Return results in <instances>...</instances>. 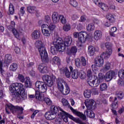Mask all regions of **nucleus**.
Listing matches in <instances>:
<instances>
[{
  "label": "nucleus",
  "mask_w": 124,
  "mask_h": 124,
  "mask_svg": "<svg viewBox=\"0 0 124 124\" xmlns=\"http://www.w3.org/2000/svg\"><path fill=\"white\" fill-rule=\"evenodd\" d=\"M38 69L39 71H40L41 73L43 74L48 73L49 71L48 67H47V66H43L42 65V64L39 65Z\"/></svg>",
  "instance_id": "obj_21"
},
{
  "label": "nucleus",
  "mask_w": 124,
  "mask_h": 124,
  "mask_svg": "<svg viewBox=\"0 0 124 124\" xmlns=\"http://www.w3.org/2000/svg\"><path fill=\"white\" fill-rule=\"evenodd\" d=\"M7 107L12 112L13 114H15L16 113L18 115H22L23 114L24 108L22 107H19L18 106H14L12 104H9L7 105Z\"/></svg>",
  "instance_id": "obj_11"
},
{
  "label": "nucleus",
  "mask_w": 124,
  "mask_h": 124,
  "mask_svg": "<svg viewBox=\"0 0 124 124\" xmlns=\"http://www.w3.org/2000/svg\"><path fill=\"white\" fill-rule=\"evenodd\" d=\"M9 11L10 12V14H11V15H13V14H14L15 9L14 8V6H13V4H12V3L10 4Z\"/></svg>",
  "instance_id": "obj_37"
},
{
  "label": "nucleus",
  "mask_w": 124,
  "mask_h": 124,
  "mask_svg": "<svg viewBox=\"0 0 124 124\" xmlns=\"http://www.w3.org/2000/svg\"><path fill=\"white\" fill-rule=\"evenodd\" d=\"M69 69L70 70V72L72 73V78H73V79H78V78L79 77V72L78 71V70H73V67L72 66H69Z\"/></svg>",
  "instance_id": "obj_18"
},
{
  "label": "nucleus",
  "mask_w": 124,
  "mask_h": 124,
  "mask_svg": "<svg viewBox=\"0 0 124 124\" xmlns=\"http://www.w3.org/2000/svg\"><path fill=\"white\" fill-rule=\"evenodd\" d=\"M70 25L69 24H66L63 27V30L64 31H70Z\"/></svg>",
  "instance_id": "obj_45"
},
{
  "label": "nucleus",
  "mask_w": 124,
  "mask_h": 124,
  "mask_svg": "<svg viewBox=\"0 0 124 124\" xmlns=\"http://www.w3.org/2000/svg\"><path fill=\"white\" fill-rule=\"evenodd\" d=\"M111 25H112V23H111L110 21H107L105 23V26L106 27H110V26H111Z\"/></svg>",
  "instance_id": "obj_64"
},
{
  "label": "nucleus",
  "mask_w": 124,
  "mask_h": 124,
  "mask_svg": "<svg viewBox=\"0 0 124 124\" xmlns=\"http://www.w3.org/2000/svg\"><path fill=\"white\" fill-rule=\"evenodd\" d=\"M107 19H108V21L110 23H114V22H115V17H114V16L111 14H109L107 16Z\"/></svg>",
  "instance_id": "obj_31"
},
{
  "label": "nucleus",
  "mask_w": 124,
  "mask_h": 124,
  "mask_svg": "<svg viewBox=\"0 0 124 124\" xmlns=\"http://www.w3.org/2000/svg\"><path fill=\"white\" fill-rule=\"evenodd\" d=\"M80 62H81L82 66H86L88 63V62L86 60V58L83 56L80 57Z\"/></svg>",
  "instance_id": "obj_35"
},
{
  "label": "nucleus",
  "mask_w": 124,
  "mask_h": 124,
  "mask_svg": "<svg viewBox=\"0 0 124 124\" xmlns=\"http://www.w3.org/2000/svg\"><path fill=\"white\" fill-rule=\"evenodd\" d=\"M15 52L16 53V54H20V48L18 46H16L15 47Z\"/></svg>",
  "instance_id": "obj_62"
},
{
  "label": "nucleus",
  "mask_w": 124,
  "mask_h": 124,
  "mask_svg": "<svg viewBox=\"0 0 124 124\" xmlns=\"http://www.w3.org/2000/svg\"><path fill=\"white\" fill-rule=\"evenodd\" d=\"M85 105L87 109L84 111L83 115H85V117L87 116L88 118L93 119L95 117V115L92 110L93 108L94 109V108L96 107L95 101L93 99L89 100L85 103Z\"/></svg>",
  "instance_id": "obj_4"
},
{
  "label": "nucleus",
  "mask_w": 124,
  "mask_h": 124,
  "mask_svg": "<svg viewBox=\"0 0 124 124\" xmlns=\"http://www.w3.org/2000/svg\"><path fill=\"white\" fill-rule=\"evenodd\" d=\"M42 33L45 36H46V37H49V36H50V34H51L49 31V30L42 31Z\"/></svg>",
  "instance_id": "obj_47"
},
{
  "label": "nucleus",
  "mask_w": 124,
  "mask_h": 124,
  "mask_svg": "<svg viewBox=\"0 0 124 124\" xmlns=\"http://www.w3.org/2000/svg\"><path fill=\"white\" fill-rule=\"evenodd\" d=\"M99 48L97 46H88V53L89 55L92 57L94 55L95 52H98Z\"/></svg>",
  "instance_id": "obj_17"
},
{
  "label": "nucleus",
  "mask_w": 124,
  "mask_h": 124,
  "mask_svg": "<svg viewBox=\"0 0 124 124\" xmlns=\"http://www.w3.org/2000/svg\"><path fill=\"white\" fill-rule=\"evenodd\" d=\"M45 19L46 23H47L48 24H49V23H51V18L50 17V16H46Z\"/></svg>",
  "instance_id": "obj_61"
},
{
  "label": "nucleus",
  "mask_w": 124,
  "mask_h": 124,
  "mask_svg": "<svg viewBox=\"0 0 124 124\" xmlns=\"http://www.w3.org/2000/svg\"><path fill=\"white\" fill-rule=\"evenodd\" d=\"M39 52L42 60V62L44 64L49 62V57H48V53L46 50V48L42 47L39 48Z\"/></svg>",
  "instance_id": "obj_9"
},
{
  "label": "nucleus",
  "mask_w": 124,
  "mask_h": 124,
  "mask_svg": "<svg viewBox=\"0 0 124 124\" xmlns=\"http://www.w3.org/2000/svg\"><path fill=\"white\" fill-rule=\"evenodd\" d=\"M61 110H62V109L60 108H58V107L56 106H51L50 108V111L51 113H53L54 114H57L58 112L60 113L61 112Z\"/></svg>",
  "instance_id": "obj_22"
},
{
  "label": "nucleus",
  "mask_w": 124,
  "mask_h": 124,
  "mask_svg": "<svg viewBox=\"0 0 124 124\" xmlns=\"http://www.w3.org/2000/svg\"><path fill=\"white\" fill-rule=\"evenodd\" d=\"M25 14V7H21L20 9V16H23Z\"/></svg>",
  "instance_id": "obj_58"
},
{
  "label": "nucleus",
  "mask_w": 124,
  "mask_h": 124,
  "mask_svg": "<svg viewBox=\"0 0 124 124\" xmlns=\"http://www.w3.org/2000/svg\"><path fill=\"white\" fill-rule=\"evenodd\" d=\"M107 50L106 52H103L100 56L95 59L94 63L96 64V66H102L103 65L104 62L103 59H108L112 55L113 53V49L112 47H113V45L111 43L107 42L105 44Z\"/></svg>",
  "instance_id": "obj_3"
},
{
  "label": "nucleus",
  "mask_w": 124,
  "mask_h": 124,
  "mask_svg": "<svg viewBox=\"0 0 124 124\" xmlns=\"http://www.w3.org/2000/svg\"><path fill=\"white\" fill-rule=\"evenodd\" d=\"M70 109L75 115L78 116V117H79V118H80V119H82L83 121H86L87 120V117L85 115H84L83 113L78 111L77 109H75L72 107H71Z\"/></svg>",
  "instance_id": "obj_15"
},
{
  "label": "nucleus",
  "mask_w": 124,
  "mask_h": 124,
  "mask_svg": "<svg viewBox=\"0 0 124 124\" xmlns=\"http://www.w3.org/2000/svg\"><path fill=\"white\" fill-rule=\"evenodd\" d=\"M32 38L33 39H39L40 37V32L39 30H35L31 34Z\"/></svg>",
  "instance_id": "obj_25"
},
{
  "label": "nucleus",
  "mask_w": 124,
  "mask_h": 124,
  "mask_svg": "<svg viewBox=\"0 0 124 124\" xmlns=\"http://www.w3.org/2000/svg\"><path fill=\"white\" fill-rule=\"evenodd\" d=\"M7 29L9 30V31H11L13 33L14 36L17 39H21V33H20V32H19L17 30H16L13 26L11 25H9L7 26Z\"/></svg>",
  "instance_id": "obj_14"
},
{
  "label": "nucleus",
  "mask_w": 124,
  "mask_h": 124,
  "mask_svg": "<svg viewBox=\"0 0 124 124\" xmlns=\"http://www.w3.org/2000/svg\"><path fill=\"white\" fill-rule=\"evenodd\" d=\"M116 75H117V73L114 71H109L108 72H107L105 75V79L107 82H109V81H111L114 77H116Z\"/></svg>",
  "instance_id": "obj_13"
},
{
  "label": "nucleus",
  "mask_w": 124,
  "mask_h": 124,
  "mask_svg": "<svg viewBox=\"0 0 124 124\" xmlns=\"http://www.w3.org/2000/svg\"><path fill=\"white\" fill-rule=\"evenodd\" d=\"M116 95L118 99H124V92L123 91H119L116 93Z\"/></svg>",
  "instance_id": "obj_33"
},
{
  "label": "nucleus",
  "mask_w": 124,
  "mask_h": 124,
  "mask_svg": "<svg viewBox=\"0 0 124 124\" xmlns=\"http://www.w3.org/2000/svg\"><path fill=\"white\" fill-rule=\"evenodd\" d=\"M18 68V65L16 63H12L10 66V70L11 71H16Z\"/></svg>",
  "instance_id": "obj_34"
},
{
  "label": "nucleus",
  "mask_w": 124,
  "mask_h": 124,
  "mask_svg": "<svg viewBox=\"0 0 124 124\" xmlns=\"http://www.w3.org/2000/svg\"><path fill=\"white\" fill-rule=\"evenodd\" d=\"M87 83L89 86L91 87H94V83H93V80H92V79H90L87 81Z\"/></svg>",
  "instance_id": "obj_59"
},
{
  "label": "nucleus",
  "mask_w": 124,
  "mask_h": 124,
  "mask_svg": "<svg viewBox=\"0 0 124 124\" xmlns=\"http://www.w3.org/2000/svg\"><path fill=\"white\" fill-rule=\"evenodd\" d=\"M62 41V38L60 37L54 40L53 42L54 46H51L50 47V52L52 55H56L58 53V51L59 52L63 51L62 49V46L60 45Z\"/></svg>",
  "instance_id": "obj_6"
},
{
  "label": "nucleus",
  "mask_w": 124,
  "mask_h": 124,
  "mask_svg": "<svg viewBox=\"0 0 124 124\" xmlns=\"http://www.w3.org/2000/svg\"><path fill=\"white\" fill-rule=\"evenodd\" d=\"M94 83V87H98L99 85V84L101 83V80L100 79H95L93 80Z\"/></svg>",
  "instance_id": "obj_43"
},
{
  "label": "nucleus",
  "mask_w": 124,
  "mask_h": 124,
  "mask_svg": "<svg viewBox=\"0 0 124 124\" xmlns=\"http://www.w3.org/2000/svg\"><path fill=\"white\" fill-rule=\"evenodd\" d=\"M10 94L12 99L25 100L28 95L25 91V86L21 83H13L10 87Z\"/></svg>",
  "instance_id": "obj_1"
},
{
  "label": "nucleus",
  "mask_w": 124,
  "mask_h": 124,
  "mask_svg": "<svg viewBox=\"0 0 124 124\" xmlns=\"http://www.w3.org/2000/svg\"><path fill=\"white\" fill-rule=\"evenodd\" d=\"M41 28H42V31L49 30V26L45 24H42Z\"/></svg>",
  "instance_id": "obj_48"
},
{
  "label": "nucleus",
  "mask_w": 124,
  "mask_h": 124,
  "mask_svg": "<svg viewBox=\"0 0 124 124\" xmlns=\"http://www.w3.org/2000/svg\"><path fill=\"white\" fill-rule=\"evenodd\" d=\"M27 12L30 14H34L36 12V8L33 6H28L27 7Z\"/></svg>",
  "instance_id": "obj_26"
},
{
  "label": "nucleus",
  "mask_w": 124,
  "mask_h": 124,
  "mask_svg": "<svg viewBox=\"0 0 124 124\" xmlns=\"http://www.w3.org/2000/svg\"><path fill=\"white\" fill-rule=\"evenodd\" d=\"M53 62L55 64H60L61 63V59L59 57L55 56L53 59Z\"/></svg>",
  "instance_id": "obj_40"
},
{
  "label": "nucleus",
  "mask_w": 124,
  "mask_h": 124,
  "mask_svg": "<svg viewBox=\"0 0 124 124\" xmlns=\"http://www.w3.org/2000/svg\"><path fill=\"white\" fill-rule=\"evenodd\" d=\"M55 28L56 26H55L54 23H50L48 26V30H49V31H54Z\"/></svg>",
  "instance_id": "obj_52"
},
{
  "label": "nucleus",
  "mask_w": 124,
  "mask_h": 124,
  "mask_svg": "<svg viewBox=\"0 0 124 124\" xmlns=\"http://www.w3.org/2000/svg\"><path fill=\"white\" fill-rule=\"evenodd\" d=\"M24 82L26 88L31 87V78H26Z\"/></svg>",
  "instance_id": "obj_28"
},
{
  "label": "nucleus",
  "mask_w": 124,
  "mask_h": 124,
  "mask_svg": "<svg viewBox=\"0 0 124 124\" xmlns=\"http://www.w3.org/2000/svg\"><path fill=\"white\" fill-rule=\"evenodd\" d=\"M34 65L33 62H31L27 64V67L28 68L32 67Z\"/></svg>",
  "instance_id": "obj_63"
},
{
  "label": "nucleus",
  "mask_w": 124,
  "mask_h": 124,
  "mask_svg": "<svg viewBox=\"0 0 124 124\" xmlns=\"http://www.w3.org/2000/svg\"><path fill=\"white\" fill-rule=\"evenodd\" d=\"M62 42L61 43L60 45L61 46L62 50L64 51L66 49L65 47H68V46L71 45V43H72V38L70 36H68L64 39V40L62 38Z\"/></svg>",
  "instance_id": "obj_12"
},
{
  "label": "nucleus",
  "mask_w": 124,
  "mask_h": 124,
  "mask_svg": "<svg viewBox=\"0 0 124 124\" xmlns=\"http://www.w3.org/2000/svg\"><path fill=\"white\" fill-rule=\"evenodd\" d=\"M62 102L64 106H66L68 105V104H69L67 100H66L64 98H62Z\"/></svg>",
  "instance_id": "obj_56"
},
{
  "label": "nucleus",
  "mask_w": 124,
  "mask_h": 124,
  "mask_svg": "<svg viewBox=\"0 0 124 124\" xmlns=\"http://www.w3.org/2000/svg\"><path fill=\"white\" fill-rule=\"evenodd\" d=\"M87 30L88 31H92L94 30V25L93 24H89L87 27Z\"/></svg>",
  "instance_id": "obj_38"
},
{
  "label": "nucleus",
  "mask_w": 124,
  "mask_h": 124,
  "mask_svg": "<svg viewBox=\"0 0 124 124\" xmlns=\"http://www.w3.org/2000/svg\"><path fill=\"white\" fill-rule=\"evenodd\" d=\"M70 54L75 56L76 53H77V47L76 46H72L69 51Z\"/></svg>",
  "instance_id": "obj_36"
},
{
  "label": "nucleus",
  "mask_w": 124,
  "mask_h": 124,
  "mask_svg": "<svg viewBox=\"0 0 124 124\" xmlns=\"http://www.w3.org/2000/svg\"><path fill=\"white\" fill-rule=\"evenodd\" d=\"M108 86L107 84L103 83L100 84V90L101 92H104V91H107Z\"/></svg>",
  "instance_id": "obj_30"
},
{
  "label": "nucleus",
  "mask_w": 124,
  "mask_h": 124,
  "mask_svg": "<svg viewBox=\"0 0 124 124\" xmlns=\"http://www.w3.org/2000/svg\"><path fill=\"white\" fill-rule=\"evenodd\" d=\"M18 78L19 81H20V82H22V83H24V82H25V81L26 80V78H25L24 76L22 75H18Z\"/></svg>",
  "instance_id": "obj_50"
},
{
  "label": "nucleus",
  "mask_w": 124,
  "mask_h": 124,
  "mask_svg": "<svg viewBox=\"0 0 124 124\" xmlns=\"http://www.w3.org/2000/svg\"><path fill=\"white\" fill-rule=\"evenodd\" d=\"M91 93H92L91 90L87 89L84 92V95L86 98H90V97H91Z\"/></svg>",
  "instance_id": "obj_32"
},
{
  "label": "nucleus",
  "mask_w": 124,
  "mask_h": 124,
  "mask_svg": "<svg viewBox=\"0 0 124 124\" xmlns=\"http://www.w3.org/2000/svg\"><path fill=\"white\" fill-rule=\"evenodd\" d=\"M91 93H93V94H98V92L97 90V88H93L91 90H90Z\"/></svg>",
  "instance_id": "obj_54"
},
{
  "label": "nucleus",
  "mask_w": 124,
  "mask_h": 124,
  "mask_svg": "<svg viewBox=\"0 0 124 124\" xmlns=\"http://www.w3.org/2000/svg\"><path fill=\"white\" fill-rule=\"evenodd\" d=\"M110 68H111V63L108 62L105 65L104 69H105V70H109Z\"/></svg>",
  "instance_id": "obj_55"
},
{
  "label": "nucleus",
  "mask_w": 124,
  "mask_h": 124,
  "mask_svg": "<svg viewBox=\"0 0 124 124\" xmlns=\"http://www.w3.org/2000/svg\"><path fill=\"white\" fill-rule=\"evenodd\" d=\"M118 76L121 79H124V70H120L119 71Z\"/></svg>",
  "instance_id": "obj_44"
},
{
  "label": "nucleus",
  "mask_w": 124,
  "mask_h": 124,
  "mask_svg": "<svg viewBox=\"0 0 124 124\" xmlns=\"http://www.w3.org/2000/svg\"><path fill=\"white\" fill-rule=\"evenodd\" d=\"M59 19H60V20H61L62 24H66V19L63 16L60 15Z\"/></svg>",
  "instance_id": "obj_46"
},
{
  "label": "nucleus",
  "mask_w": 124,
  "mask_h": 124,
  "mask_svg": "<svg viewBox=\"0 0 124 124\" xmlns=\"http://www.w3.org/2000/svg\"><path fill=\"white\" fill-rule=\"evenodd\" d=\"M70 4H71V5H72V6H73L74 7H76V6L78 5V3L76 0H71L70 1Z\"/></svg>",
  "instance_id": "obj_49"
},
{
  "label": "nucleus",
  "mask_w": 124,
  "mask_h": 124,
  "mask_svg": "<svg viewBox=\"0 0 124 124\" xmlns=\"http://www.w3.org/2000/svg\"><path fill=\"white\" fill-rule=\"evenodd\" d=\"M102 35V32L101 31L97 30L94 32V38L95 40H98L101 38Z\"/></svg>",
  "instance_id": "obj_24"
},
{
  "label": "nucleus",
  "mask_w": 124,
  "mask_h": 124,
  "mask_svg": "<svg viewBox=\"0 0 124 124\" xmlns=\"http://www.w3.org/2000/svg\"><path fill=\"white\" fill-rule=\"evenodd\" d=\"M56 81L58 89L62 94L66 95L70 93V88L64 80L61 78H58Z\"/></svg>",
  "instance_id": "obj_5"
},
{
  "label": "nucleus",
  "mask_w": 124,
  "mask_h": 124,
  "mask_svg": "<svg viewBox=\"0 0 124 124\" xmlns=\"http://www.w3.org/2000/svg\"><path fill=\"white\" fill-rule=\"evenodd\" d=\"M87 76L90 79L93 78V73L92 72V71L91 70H88L87 71Z\"/></svg>",
  "instance_id": "obj_57"
},
{
  "label": "nucleus",
  "mask_w": 124,
  "mask_h": 124,
  "mask_svg": "<svg viewBox=\"0 0 124 124\" xmlns=\"http://www.w3.org/2000/svg\"><path fill=\"white\" fill-rule=\"evenodd\" d=\"M58 115L59 117L55 119V123L57 124H62L63 121L65 122V123H67L69 116H72L64 111L62 110V109H61L60 112H59Z\"/></svg>",
  "instance_id": "obj_7"
},
{
  "label": "nucleus",
  "mask_w": 124,
  "mask_h": 124,
  "mask_svg": "<svg viewBox=\"0 0 124 124\" xmlns=\"http://www.w3.org/2000/svg\"><path fill=\"white\" fill-rule=\"evenodd\" d=\"M60 73L61 74L65 75L66 78H70V76H71V73L70 72H69V70H68L67 67H62L60 68Z\"/></svg>",
  "instance_id": "obj_16"
},
{
  "label": "nucleus",
  "mask_w": 124,
  "mask_h": 124,
  "mask_svg": "<svg viewBox=\"0 0 124 124\" xmlns=\"http://www.w3.org/2000/svg\"><path fill=\"white\" fill-rule=\"evenodd\" d=\"M4 72V70L2 69V62L0 61V73L1 75H3V73Z\"/></svg>",
  "instance_id": "obj_60"
},
{
  "label": "nucleus",
  "mask_w": 124,
  "mask_h": 124,
  "mask_svg": "<svg viewBox=\"0 0 124 124\" xmlns=\"http://www.w3.org/2000/svg\"><path fill=\"white\" fill-rule=\"evenodd\" d=\"M35 98L36 99H38L40 101H45V103L47 105H52V101L49 98H44V95L43 93H40L38 91L35 92Z\"/></svg>",
  "instance_id": "obj_10"
},
{
  "label": "nucleus",
  "mask_w": 124,
  "mask_h": 124,
  "mask_svg": "<svg viewBox=\"0 0 124 124\" xmlns=\"http://www.w3.org/2000/svg\"><path fill=\"white\" fill-rule=\"evenodd\" d=\"M44 82L37 81L35 83V86L39 90L40 93H46L47 87H52L54 84V81L52 79V78L49 75H45L43 77Z\"/></svg>",
  "instance_id": "obj_2"
},
{
  "label": "nucleus",
  "mask_w": 124,
  "mask_h": 124,
  "mask_svg": "<svg viewBox=\"0 0 124 124\" xmlns=\"http://www.w3.org/2000/svg\"><path fill=\"white\" fill-rule=\"evenodd\" d=\"M105 78V76L103 75L102 73H99L98 75V79L101 81V80H103Z\"/></svg>",
  "instance_id": "obj_53"
},
{
  "label": "nucleus",
  "mask_w": 124,
  "mask_h": 124,
  "mask_svg": "<svg viewBox=\"0 0 124 124\" xmlns=\"http://www.w3.org/2000/svg\"><path fill=\"white\" fill-rule=\"evenodd\" d=\"M78 77H80L81 79H85L86 74L83 71H81L80 72H78Z\"/></svg>",
  "instance_id": "obj_42"
},
{
  "label": "nucleus",
  "mask_w": 124,
  "mask_h": 124,
  "mask_svg": "<svg viewBox=\"0 0 124 124\" xmlns=\"http://www.w3.org/2000/svg\"><path fill=\"white\" fill-rule=\"evenodd\" d=\"M12 62V59L10 54H6L5 56V60H4V63L6 64H9Z\"/></svg>",
  "instance_id": "obj_23"
},
{
  "label": "nucleus",
  "mask_w": 124,
  "mask_h": 124,
  "mask_svg": "<svg viewBox=\"0 0 124 124\" xmlns=\"http://www.w3.org/2000/svg\"><path fill=\"white\" fill-rule=\"evenodd\" d=\"M56 116H57V113H52L50 111L46 112L45 115L46 120H49V121L55 119L56 118Z\"/></svg>",
  "instance_id": "obj_19"
},
{
  "label": "nucleus",
  "mask_w": 124,
  "mask_h": 124,
  "mask_svg": "<svg viewBox=\"0 0 124 124\" xmlns=\"http://www.w3.org/2000/svg\"><path fill=\"white\" fill-rule=\"evenodd\" d=\"M117 97H115L114 98V102H113L112 104V109H117V108H118V101H117Z\"/></svg>",
  "instance_id": "obj_39"
},
{
  "label": "nucleus",
  "mask_w": 124,
  "mask_h": 124,
  "mask_svg": "<svg viewBox=\"0 0 124 124\" xmlns=\"http://www.w3.org/2000/svg\"><path fill=\"white\" fill-rule=\"evenodd\" d=\"M74 36L76 38L78 37V41L80 43H85L86 41L90 40L91 39V35L89 34L86 31H81L80 32H75L74 33Z\"/></svg>",
  "instance_id": "obj_8"
},
{
  "label": "nucleus",
  "mask_w": 124,
  "mask_h": 124,
  "mask_svg": "<svg viewBox=\"0 0 124 124\" xmlns=\"http://www.w3.org/2000/svg\"><path fill=\"white\" fill-rule=\"evenodd\" d=\"M75 64L76 65V66H77V67H80V66H81V60L79 58H76L75 60Z\"/></svg>",
  "instance_id": "obj_41"
},
{
  "label": "nucleus",
  "mask_w": 124,
  "mask_h": 124,
  "mask_svg": "<svg viewBox=\"0 0 124 124\" xmlns=\"http://www.w3.org/2000/svg\"><path fill=\"white\" fill-rule=\"evenodd\" d=\"M98 6L104 11H108V9H109L108 6L103 3H98Z\"/></svg>",
  "instance_id": "obj_27"
},
{
  "label": "nucleus",
  "mask_w": 124,
  "mask_h": 124,
  "mask_svg": "<svg viewBox=\"0 0 124 124\" xmlns=\"http://www.w3.org/2000/svg\"><path fill=\"white\" fill-rule=\"evenodd\" d=\"M79 17H80L78 15L75 14H73L71 16V19L73 21H76L77 19H78Z\"/></svg>",
  "instance_id": "obj_51"
},
{
  "label": "nucleus",
  "mask_w": 124,
  "mask_h": 124,
  "mask_svg": "<svg viewBox=\"0 0 124 124\" xmlns=\"http://www.w3.org/2000/svg\"><path fill=\"white\" fill-rule=\"evenodd\" d=\"M43 43L40 41H37L35 43V46L38 48V51H39V49H41V48H45V47L43 46Z\"/></svg>",
  "instance_id": "obj_29"
},
{
  "label": "nucleus",
  "mask_w": 124,
  "mask_h": 124,
  "mask_svg": "<svg viewBox=\"0 0 124 124\" xmlns=\"http://www.w3.org/2000/svg\"><path fill=\"white\" fill-rule=\"evenodd\" d=\"M52 19L53 23L54 24H57L60 22V16L58 14L57 12H54L52 15Z\"/></svg>",
  "instance_id": "obj_20"
}]
</instances>
